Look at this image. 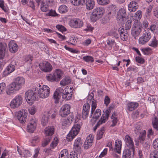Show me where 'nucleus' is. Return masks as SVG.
<instances>
[{
    "mask_svg": "<svg viewBox=\"0 0 158 158\" xmlns=\"http://www.w3.org/2000/svg\"><path fill=\"white\" fill-rule=\"evenodd\" d=\"M94 94L93 92L90 93L87 96V102L85 104L83 107L84 110L90 111V105L89 103H91V111L90 115L92 116L93 112L94 111L97 107V101L94 98Z\"/></svg>",
    "mask_w": 158,
    "mask_h": 158,
    "instance_id": "1",
    "label": "nucleus"
},
{
    "mask_svg": "<svg viewBox=\"0 0 158 158\" xmlns=\"http://www.w3.org/2000/svg\"><path fill=\"white\" fill-rule=\"evenodd\" d=\"M105 11L104 8L102 7H98L94 9L90 18L91 20L94 22H96L102 16Z\"/></svg>",
    "mask_w": 158,
    "mask_h": 158,
    "instance_id": "2",
    "label": "nucleus"
},
{
    "mask_svg": "<svg viewBox=\"0 0 158 158\" xmlns=\"http://www.w3.org/2000/svg\"><path fill=\"white\" fill-rule=\"evenodd\" d=\"M141 24L139 22H135L133 25L131 29V34L135 39L138 36L142 30Z\"/></svg>",
    "mask_w": 158,
    "mask_h": 158,
    "instance_id": "3",
    "label": "nucleus"
},
{
    "mask_svg": "<svg viewBox=\"0 0 158 158\" xmlns=\"http://www.w3.org/2000/svg\"><path fill=\"white\" fill-rule=\"evenodd\" d=\"M112 107L109 106L105 112L104 111L105 114H103L101 117L100 119L98 122L97 124L94 127L93 129L94 131H95L98 127L103 123H104L108 119Z\"/></svg>",
    "mask_w": 158,
    "mask_h": 158,
    "instance_id": "4",
    "label": "nucleus"
},
{
    "mask_svg": "<svg viewBox=\"0 0 158 158\" xmlns=\"http://www.w3.org/2000/svg\"><path fill=\"white\" fill-rule=\"evenodd\" d=\"M21 88L13 81L7 87L6 90V94L8 95H11L12 94L19 91Z\"/></svg>",
    "mask_w": 158,
    "mask_h": 158,
    "instance_id": "5",
    "label": "nucleus"
},
{
    "mask_svg": "<svg viewBox=\"0 0 158 158\" xmlns=\"http://www.w3.org/2000/svg\"><path fill=\"white\" fill-rule=\"evenodd\" d=\"M36 89L28 90L25 94V98L28 103H32L36 98Z\"/></svg>",
    "mask_w": 158,
    "mask_h": 158,
    "instance_id": "6",
    "label": "nucleus"
},
{
    "mask_svg": "<svg viewBox=\"0 0 158 158\" xmlns=\"http://www.w3.org/2000/svg\"><path fill=\"white\" fill-rule=\"evenodd\" d=\"M50 93V88L48 86L44 85L39 89L38 94L40 98H45L49 96Z\"/></svg>",
    "mask_w": 158,
    "mask_h": 158,
    "instance_id": "7",
    "label": "nucleus"
},
{
    "mask_svg": "<svg viewBox=\"0 0 158 158\" xmlns=\"http://www.w3.org/2000/svg\"><path fill=\"white\" fill-rule=\"evenodd\" d=\"M151 37V34L149 31L145 30L142 36L139 38V44L142 45L146 44L150 40Z\"/></svg>",
    "mask_w": 158,
    "mask_h": 158,
    "instance_id": "8",
    "label": "nucleus"
},
{
    "mask_svg": "<svg viewBox=\"0 0 158 158\" xmlns=\"http://www.w3.org/2000/svg\"><path fill=\"white\" fill-rule=\"evenodd\" d=\"M39 66L40 70L45 73L51 72L53 69L52 65L47 61H45L40 62Z\"/></svg>",
    "mask_w": 158,
    "mask_h": 158,
    "instance_id": "9",
    "label": "nucleus"
},
{
    "mask_svg": "<svg viewBox=\"0 0 158 158\" xmlns=\"http://www.w3.org/2000/svg\"><path fill=\"white\" fill-rule=\"evenodd\" d=\"M124 141L125 143L126 146L132 150L133 152L132 156H134L135 146L132 138L129 135H127L125 137Z\"/></svg>",
    "mask_w": 158,
    "mask_h": 158,
    "instance_id": "10",
    "label": "nucleus"
},
{
    "mask_svg": "<svg viewBox=\"0 0 158 158\" xmlns=\"http://www.w3.org/2000/svg\"><path fill=\"white\" fill-rule=\"evenodd\" d=\"M22 101L23 98L21 95L17 96L11 101L10 106L13 108H17L21 105Z\"/></svg>",
    "mask_w": 158,
    "mask_h": 158,
    "instance_id": "11",
    "label": "nucleus"
},
{
    "mask_svg": "<svg viewBox=\"0 0 158 158\" xmlns=\"http://www.w3.org/2000/svg\"><path fill=\"white\" fill-rule=\"evenodd\" d=\"M37 123V120L35 118H31L27 126V129L30 133L33 132L35 129Z\"/></svg>",
    "mask_w": 158,
    "mask_h": 158,
    "instance_id": "12",
    "label": "nucleus"
},
{
    "mask_svg": "<svg viewBox=\"0 0 158 158\" xmlns=\"http://www.w3.org/2000/svg\"><path fill=\"white\" fill-rule=\"evenodd\" d=\"M70 106L69 104H65L61 108L60 111V114L62 117H65L70 113Z\"/></svg>",
    "mask_w": 158,
    "mask_h": 158,
    "instance_id": "13",
    "label": "nucleus"
},
{
    "mask_svg": "<svg viewBox=\"0 0 158 158\" xmlns=\"http://www.w3.org/2000/svg\"><path fill=\"white\" fill-rule=\"evenodd\" d=\"M70 25L74 28H80L83 26V23L81 19H75L71 20Z\"/></svg>",
    "mask_w": 158,
    "mask_h": 158,
    "instance_id": "14",
    "label": "nucleus"
},
{
    "mask_svg": "<svg viewBox=\"0 0 158 158\" xmlns=\"http://www.w3.org/2000/svg\"><path fill=\"white\" fill-rule=\"evenodd\" d=\"M27 115V113L25 110L19 111L17 114L18 119L21 123H24L26 121Z\"/></svg>",
    "mask_w": 158,
    "mask_h": 158,
    "instance_id": "15",
    "label": "nucleus"
},
{
    "mask_svg": "<svg viewBox=\"0 0 158 158\" xmlns=\"http://www.w3.org/2000/svg\"><path fill=\"white\" fill-rule=\"evenodd\" d=\"M94 137L93 135L90 134L86 138L84 144V147L85 149L90 148L92 144Z\"/></svg>",
    "mask_w": 158,
    "mask_h": 158,
    "instance_id": "16",
    "label": "nucleus"
},
{
    "mask_svg": "<svg viewBox=\"0 0 158 158\" xmlns=\"http://www.w3.org/2000/svg\"><path fill=\"white\" fill-rule=\"evenodd\" d=\"M8 45L9 50L11 52L15 53L18 51V46L14 40L10 41Z\"/></svg>",
    "mask_w": 158,
    "mask_h": 158,
    "instance_id": "17",
    "label": "nucleus"
},
{
    "mask_svg": "<svg viewBox=\"0 0 158 158\" xmlns=\"http://www.w3.org/2000/svg\"><path fill=\"white\" fill-rule=\"evenodd\" d=\"M44 133L45 136H51L54 134L55 127L54 126H50L46 127L44 129Z\"/></svg>",
    "mask_w": 158,
    "mask_h": 158,
    "instance_id": "18",
    "label": "nucleus"
},
{
    "mask_svg": "<svg viewBox=\"0 0 158 158\" xmlns=\"http://www.w3.org/2000/svg\"><path fill=\"white\" fill-rule=\"evenodd\" d=\"M127 15L125 9L121 8L117 13V18L119 20H123V19L126 17Z\"/></svg>",
    "mask_w": 158,
    "mask_h": 158,
    "instance_id": "19",
    "label": "nucleus"
},
{
    "mask_svg": "<svg viewBox=\"0 0 158 158\" xmlns=\"http://www.w3.org/2000/svg\"><path fill=\"white\" fill-rule=\"evenodd\" d=\"M53 73L56 80V82L59 81L62 78L63 73V71L60 69H56Z\"/></svg>",
    "mask_w": 158,
    "mask_h": 158,
    "instance_id": "20",
    "label": "nucleus"
},
{
    "mask_svg": "<svg viewBox=\"0 0 158 158\" xmlns=\"http://www.w3.org/2000/svg\"><path fill=\"white\" fill-rule=\"evenodd\" d=\"M7 47L6 43H0V59H2L4 57Z\"/></svg>",
    "mask_w": 158,
    "mask_h": 158,
    "instance_id": "21",
    "label": "nucleus"
},
{
    "mask_svg": "<svg viewBox=\"0 0 158 158\" xmlns=\"http://www.w3.org/2000/svg\"><path fill=\"white\" fill-rule=\"evenodd\" d=\"M138 3L135 1L131 2L128 5V9L130 12H135L138 8Z\"/></svg>",
    "mask_w": 158,
    "mask_h": 158,
    "instance_id": "22",
    "label": "nucleus"
},
{
    "mask_svg": "<svg viewBox=\"0 0 158 158\" xmlns=\"http://www.w3.org/2000/svg\"><path fill=\"white\" fill-rule=\"evenodd\" d=\"M139 106L137 102H129L127 105L126 108L129 111H132L136 109Z\"/></svg>",
    "mask_w": 158,
    "mask_h": 158,
    "instance_id": "23",
    "label": "nucleus"
},
{
    "mask_svg": "<svg viewBox=\"0 0 158 158\" xmlns=\"http://www.w3.org/2000/svg\"><path fill=\"white\" fill-rule=\"evenodd\" d=\"M82 125L81 123H76L75 124L72 128L70 131L75 135H77L80 130L81 127Z\"/></svg>",
    "mask_w": 158,
    "mask_h": 158,
    "instance_id": "24",
    "label": "nucleus"
},
{
    "mask_svg": "<svg viewBox=\"0 0 158 158\" xmlns=\"http://www.w3.org/2000/svg\"><path fill=\"white\" fill-rule=\"evenodd\" d=\"M15 81L19 86L22 88V86L25 84V80L23 77H18L14 79Z\"/></svg>",
    "mask_w": 158,
    "mask_h": 158,
    "instance_id": "25",
    "label": "nucleus"
},
{
    "mask_svg": "<svg viewBox=\"0 0 158 158\" xmlns=\"http://www.w3.org/2000/svg\"><path fill=\"white\" fill-rule=\"evenodd\" d=\"M81 138H78L75 141L73 145V149L74 151L78 152L81 149Z\"/></svg>",
    "mask_w": 158,
    "mask_h": 158,
    "instance_id": "26",
    "label": "nucleus"
},
{
    "mask_svg": "<svg viewBox=\"0 0 158 158\" xmlns=\"http://www.w3.org/2000/svg\"><path fill=\"white\" fill-rule=\"evenodd\" d=\"M87 0H70V2L73 5L78 6L85 4Z\"/></svg>",
    "mask_w": 158,
    "mask_h": 158,
    "instance_id": "27",
    "label": "nucleus"
},
{
    "mask_svg": "<svg viewBox=\"0 0 158 158\" xmlns=\"http://www.w3.org/2000/svg\"><path fill=\"white\" fill-rule=\"evenodd\" d=\"M132 152H133L130 149H125L123 152L122 158H131Z\"/></svg>",
    "mask_w": 158,
    "mask_h": 158,
    "instance_id": "28",
    "label": "nucleus"
},
{
    "mask_svg": "<svg viewBox=\"0 0 158 158\" xmlns=\"http://www.w3.org/2000/svg\"><path fill=\"white\" fill-rule=\"evenodd\" d=\"M86 6V9L90 10L92 9L95 5L94 0H87L85 4Z\"/></svg>",
    "mask_w": 158,
    "mask_h": 158,
    "instance_id": "29",
    "label": "nucleus"
},
{
    "mask_svg": "<svg viewBox=\"0 0 158 158\" xmlns=\"http://www.w3.org/2000/svg\"><path fill=\"white\" fill-rule=\"evenodd\" d=\"M15 67L14 65L10 64L6 68V70L4 71V74L5 76L12 72L15 70Z\"/></svg>",
    "mask_w": 158,
    "mask_h": 158,
    "instance_id": "30",
    "label": "nucleus"
},
{
    "mask_svg": "<svg viewBox=\"0 0 158 158\" xmlns=\"http://www.w3.org/2000/svg\"><path fill=\"white\" fill-rule=\"evenodd\" d=\"M122 145V142L120 140H117L115 141V150H116V152L118 154L121 153Z\"/></svg>",
    "mask_w": 158,
    "mask_h": 158,
    "instance_id": "31",
    "label": "nucleus"
},
{
    "mask_svg": "<svg viewBox=\"0 0 158 158\" xmlns=\"http://www.w3.org/2000/svg\"><path fill=\"white\" fill-rule=\"evenodd\" d=\"M72 95V92H69L65 89L64 91H63V93L62 94V98L64 99L67 100H69L71 98Z\"/></svg>",
    "mask_w": 158,
    "mask_h": 158,
    "instance_id": "32",
    "label": "nucleus"
},
{
    "mask_svg": "<svg viewBox=\"0 0 158 158\" xmlns=\"http://www.w3.org/2000/svg\"><path fill=\"white\" fill-rule=\"evenodd\" d=\"M73 118V117L71 116L69 118H65L63 119L62 121V125L63 126H66L69 125L70 123L72 121Z\"/></svg>",
    "mask_w": 158,
    "mask_h": 158,
    "instance_id": "33",
    "label": "nucleus"
},
{
    "mask_svg": "<svg viewBox=\"0 0 158 158\" xmlns=\"http://www.w3.org/2000/svg\"><path fill=\"white\" fill-rule=\"evenodd\" d=\"M146 131L145 130L143 131L140 132V135L139 137V141L140 143H143L145 139Z\"/></svg>",
    "mask_w": 158,
    "mask_h": 158,
    "instance_id": "34",
    "label": "nucleus"
},
{
    "mask_svg": "<svg viewBox=\"0 0 158 158\" xmlns=\"http://www.w3.org/2000/svg\"><path fill=\"white\" fill-rule=\"evenodd\" d=\"M60 96V94L57 91V90H56L54 93L53 96L55 100L54 102L55 103H57L59 102Z\"/></svg>",
    "mask_w": 158,
    "mask_h": 158,
    "instance_id": "35",
    "label": "nucleus"
},
{
    "mask_svg": "<svg viewBox=\"0 0 158 158\" xmlns=\"http://www.w3.org/2000/svg\"><path fill=\"white\" fill-rule=\"evenodd\" d=\"M101 114V111L100 109H98L93 112L92 118L97 119L99 118Z\"/></svg>",
    "mask_w": 158,
    "mask_h": 158,
    "instance_id": "36",
    "label": "nucleus"
},
{
    "mask_svg": "<svg viewBox=\"0 0 158 158\" xmlns=\"http://www.w3.org/2000/svg\"><path fill=\"white\" fill-rule=\"evenodd\" d=\"M105 131V128L102 127L97 132V139L99 140L102 138L103 135Z\"/></svg>",
    "mask_w": 158,
    "mask_h": 158,
    "instance_id": "37",
    "label": "nucleus"
},
{
    "mask_svg": "<svg viewBox=\"0 0 158 158\" xmlns=\"http://www.w3.org/2000/svg\"><path fill=\"white\" fill-rule=\"evenodd\" d=\"M148 45L149 46L154 47L156 48L158 45V42L155 37L154 36L152 40L149 43Z\"/></svg>",
    "mask_w": 158,
    "mask_h": 158,
    "instance_id": "38",
    "label": "nucleus"
},
{
    "mask_svg": "<svg viewBox=\"0 0 158 158\" xmlns=\"http://www.w3.org/2000/svg\"><path fill=\"white\" fill-rule=\"evenodd\" d=\"M109 34L110 35L113 36L116 39H118L119 37L118 31L116 29L110 31Z\"/></svg>",
    "mask_w": 158,
    "mask_h": 158,
    "instance_id": "39",
    "label": "nucleus"
},
{
    "mask_svg": "<svg viewBox=\"0 0 158 158\" xmlns=\"http://www.w3.org/2000/svg\"><path fill=\"white\" fill-rule=\"evenodd\" d=\"M40 9L43 12H46L48 10V5L43 2H41Z\"/></svg>",
    "mask_w": 158,
    "mask_h": 158,
    "instance_id": "40",
    "label": "nucleus"
},
{
    "mask_svg": "<svg viewBox=\"0 0 158 158\" xmlns=\"http://www.w3.org/2000/svg\"><path fill=\"white\" fill-rule=\"evenodd\" d=\"M69 153L68 151L65 149L63 150L60 153L59 158H68Z\"/></svg>",
    "mask_w": 158,
    "mask_h": 158,
    "instance_id": "41",
    "label": "nucleus"
},
{
    "mask_svg": "<svg viewBox=\"0 0 158 158\" xmlns=\"http://www.w3.org/2000/svg\"><path fill=\"white\" fill-rule=\"evenodd\" d=\"M52 139V137L51 136H45L44 140L42 142V145L43 147H44L50 142Z\"/></svg>",
    "mask_w": 158,
    "mask_h": 158,
    "instance_id": "42",
    "label": "nucleus"
},
{
    "mask_svg": "<svg viewBox=\"0 0 158 158\" xmlns=\"http://www.w3.org/2000/svg\"><path fill=\"white\" fill-rule=\"evenodd\" d=\"M71 80L69 78H63L60 82V84L63 86H65L70 83Z\"/></svg>",
    "mask_w": 158,
    "mask_h": 158,
    "instance_id": "43",
    "label": "nucleus"
},
{
    "mask_svg": "<svg viewBox=\"0 0 158 158\" xmlns=\"http://www.w3.org/2000/svg\"><path fill=\"white\" fill-rule=\"evenodd\" d=\"M152 124L154 128L158 131V118L157 117H154L152 120Z\"/></svg>",
    "mask_w": 158,
    "mask_h": 158,
    "instance_id": "44",
    "label": "nucleus"
},
{
    "mask_svg": "<svg viewBox=\"0 0 158 158\" xmlns=\"http://www.w3.org/2000/svg\"><path fill=\"white\" fill-rule=\"evenodd\" d=\"M46 78L48 81L51 82L56 81V80L55 77L53 73L50 74L46 76Z\"/></svg>",
    "mask_w": 158,
    "mask_h": 158,
    "instance_id": "45",
    "label": "nucleus"
},
{
    "mask_svg": "<svg viewBox=\"0 0 158 158\" xmlns=\"http://www.w3.org/2000/svg\"><path fill=\"white\" fill-rule=\"evenodd\" d=\"M68 10L67 7L64 5H62L59 8V11L61 13L66 12H67Z\"/></svg>",
    "mask_w": 158,
    "mask_h": 158,
    "instance_id": "46",
    "label": "nucleus"
},
{
    "mask_svg": "<svg viewBox=\"0 0 158 158\" xmlns=\"http://www.w3.org/2000/svg\"><path fill=\"white\" fill-rule=\"evenodd\" d=\"M73 133L72 132L70 131L69 133L68 134L66 137V139L67 141H71L74 137L77 135H75V134Z\"/></svg>",
    "mask_w": 158,
    "mask_h": 158,
    "instance_id": "47",
    "label": "nucleus"
},
{
    "mask_svg": "<svg viewBox=\"0 0 158 158\" xmlns=\"http://www.w3.org/2000/svg\"><path fill=\"white\" fill-rule=\"evenodd\" d=\"M106 43L109 47L111 48H112V46L116 44L114 40L110 38H108L107 40Z\"/></svg>",
    "mask_w": 158,
    "mask_h": 158,
    "instance_id": "48",
    "label": "nucleus"
},
{
    "mask_svg": "<svg viewBox=\"0 0 158 158\" xmlns=\"http://www.w3.org/2000/svg\"><path fill=\"white\" fill-rule=\"evenodd\" d=\"M142 12L140 10L137 11L135 14L134 17L136 19L140 20L142 16Z\"/></svg>",
    "mask_w": 158,
    "mask_h": 158,
    "instance_id": "49",
    "label": "nucleus"
},
{
    "mask_svg": "<svg viewBox=\"0 0 158 158\" xmlns=\"http://www.w3.org/2000/svg\"><path fill=\"white\" fill-rule=\"evenodd\" d=\"M40 140L39 137L36 136L32 138L31 142L33 146H35L36 143L40 141Z\"/></svg>",
    "mask_w": 158,
    "mask_h": 158,
    "instance_id": "50",
    "label": "nucleus"
},
{
    "mask_svg": "<svg viewBox=\"0 0 158 158\" xmlns=\"http://www.w3.org/2000/svg\"><path fill=\"white\" fill-rule=\"evenodd\" d=\"M126 71L129 72L133 71L135 72H137L138 71V68L134 66H131L129 67L127 69Z\"/></svg>",
    "mask_w": 158,
    "mask_h": 158,
    "instance_id": "51",
    "label": "nucleus"
},
{
    "mask_svg": "<svg viewBox=\"0 0 158 158\" xmlns=\"http://www.w3.org/2000/svg\"><path fill=\"white\" fill-rule=\"evenodd\" d=\"M33 59V57L31 55L26 56L24 58V60L26 62H28L30 64H31V62Z\"/></svg>",
    "mask_w": 158,
    "mask_h": 158,
    "instance_id": "52",
    "label": "nucleus"
},
{
    "mask_svg": "<svg viewBox=\"0 0 158 158\" xmlns=\"http://www.w3.org/2000/svg\"><path fill=\"white\" fill-rule=\"evenodd\" d=\"M150 158H158V151L154 150L151 152Z\"/></svg>",
    "mask_w": 158,
    "mask_h": 158,
    "instance_id": "53",
    "label": "nucleus"
},
{
    "mask_svg": "<svg viewBox=\"0 0 158 158\" xmlns=\"http://www.w3.org/2000/svg\"><path fill=\"white\" fill-rule=\"evenodd\" d=\"M58 143V139L57 138H55L54 140L50 144V147L52 148H54L57 145Z\"/></svg>",
    "mask_w": 158,
    "mask_h": 158,
    "instance_id": "54",
    "label": "nucleus"
},
{
    "mask_svg": "<svg viewBox=\"0 0 158 158\" xmlns=\"http://www.w3.org/2000/svg\"><path fill=\"white\" fill-rule=\"evenodd\" d=\"M46 15L48 16L55 17L57 15V14L56 13L55 10L51 9L49 10L48 13H47Z\"/></svg>",
    "mask_w": 158,
    "mask_h": 158,
    "instance_id": "55",
    "label": "nucleus"
},
{
    "mask_svg": "<svg viewBox=\"0 0 158 158\" xmlns=\"http://www.w3.org/2000/svg\"><path fill=\"white\" fill-rule=\"evenodd\" d=\"M83 59L86 62H93L94 61L93 57L89 56H84Z\"/></svg>",
    "mask_w": 158,
    "mask_h": 158,
    "instance_id": "56",
    "label": "nucleus"
},
{
    "mask_svg": "<svg viewBox=\"0 0 158 158\" xmlns=\"http://www.w3.org/2000/svg\"><path fill=\"white\" fill-rule=\"evenodd\" d=\"M6 88V84L5 83H0V95L3 94Z\"/></svg>",
    "mask_w": 158,
    "mask_h": 158,
    "instance_id": "57",
    "label": "nucleus"
},
{
    "mask_svg": "<svg viewBox=\"0 0 158 158\" xmlns=\"http://www.w3.org/2000/svg\"><path fill=\"white\" fill-rule=\"evenodd\" d=\"M98 3L101 5H106L110 3L109 0H97Z\"/></svg>",
    "mask_w": 158,
    "mask_h": 158,
    "instance_id": "58",
    "label": "nucleus"
},
{
    "mask_svg": "<svg viewBox=\"0 0 158 158\" xmlns=\"http://www.w3.org/2000/svg\"><path fill=\"white\" fill-rule=\"evenodd\" d=\"M89 112V110H84L83 109L82 113V118L83 119H86L88 117Z\"/></svg>",
    "mask_w": 158,
    "mask_h": 158,
    "instance_id": "59",
    "label": "nucleus"
},
{
    "mask_svg": "<svg viewBox=\"0 0 158 158\" xmlns=\"http://www.w3.org/2000/svg\"><path fill=\"white\" fill-rule=\"evenodd\" d=\"M89 112V110H84L83 109L82 113V118L83 119H86L88 117Z\"/></svg>",
    "mask_w": 158,
    "mask_h": 158,
    "instance_id": "60",
    "label": "nucleus"
},
{
    "mask_svg": "<svg viewBox=\"0 0 158 158\" xmlns=\"http://www.w3.org/2000/svg\"><path fill=\"white\" fill-rule=\"evenodd\" d=\"M48 117H46L45 115H43L41 119V124L44 126H45L48 123Z\"/></svg>",
    "mask_w": 158,
    "mask_h": 158,
    "instance_id": "61",
    "label": "nucleus"
},
{
    "mask_svg": "<svg viewBox=\"0 0 158 158\" xmlns=\"http://www.w3.org/2000/svg\"><path fill=\"white\" fill-rule=\"evenodd\" d=\"M141 50L142 52L145 55H147L149 54L150 53L151 51V48H142L141 49Z\"/></svg>",
    "mask_w": 158,
    "mask_h": 158,
    "instance_id": "62",
    "label": "nucleus"
},
{
    "mask_svg": "<svg viewBox=\"0 0 158 158\" xmlns=\"http://www.w3.org/2000/svg\"><path fill=\"white\" fill-rule=\"evenodd\" d=\"M120 36L122 40L125 41L127 40L128 39V34L127 32H126L124 33H121V34H120Z\"/></svg>",
    "mask_w": 158,
    "mask_h": 158,
    "instance_id": "63",
    "label": "nucleus"
},
{
    "mask_svg": "<svg viewBox=\"0 0 158 158\" xmlns=\"http://www.w3.org/2000/svg\"><path fill=\"white\" fill-rule=\"evenodd\" d=\"M36 108L35 106H31L28 109V111L31 114H34L36 111Z\"/></svg>",
    "mask_w": 158,
    "mask_h": 158,
    "instance_id": "64",
    "label": "nucleus"
}]
</instances>
